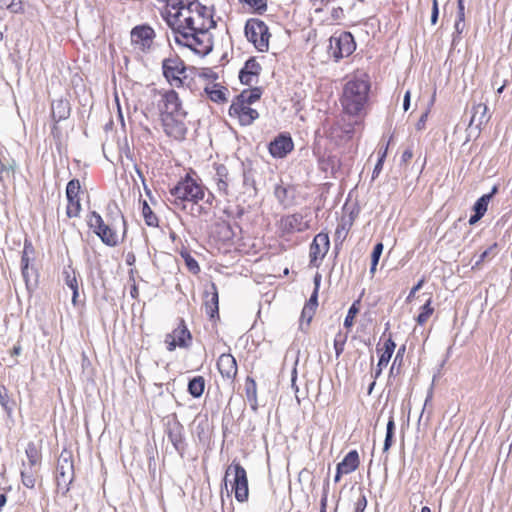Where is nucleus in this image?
I'll return each instance as SVG.
<instances>
[{"mask_svg":"<svg viewBox=\"0 0 512 512\" xmlns=\"http://www.w3.org/2000/svg\"><path fill=\"white\" fill-rule=\"evenodd\" d=\"M214 199V195L189 174L170 189V197H168L172 205L193 217L208 215Z\"/></svg>","mask_w":512,"mask_h":512,"instance_id":"f257e3e1","label":"nucleus"},{"mask_svg":"<svg viewBox=\"0 0 512 512\" xmlns=\"http://www.w3.org/2000/svg\"><path fill=\"white\" fill-rule=\"evenodd\" d=\"M167 23L172 30H175L179 23L183 24L182 30L197 32H208L216 27L213 9L200 4L197 0L191 2L181 11H176L174 14L169 13Z\"/></svg>","mask_w":512,"mask_h":512,"instance_id":"f03ea898","label":"nucleus"},{"mask_svg":"<svg viewBox=\"0 0 512 512\" xmlns=\"http://www.w3.org/2000/svg\"><path fill=\"white\" fill-rule=\"evenodd\" d=\"M370 90L367 76L354 77L349 80L343 89L341 104L346 113L358 115L364 108Z\"/></svg>","mask_w":512,"mask_h":512,"instance_id":"7ed1b4c3","label":"nucleus"},{"mask_svg":"<svg viewBox=\"0 0 512 512\" xmlns=\"http://www.w3.org/2000/svg\"><path fill=\"white\" fill-rule=\"evenodd\" d=\"M182 28L183 24L179 23L173 30L177 44L188 47L200 56H206L212 51L213 40L208 32L182 30Z\"/></svg>","mask_w":512,"mask_h":512,"instance_id":"20e7f679","label":"nucleus"},{"mask_svg":"<svg viewBox=\"0 0 512 512\" xmlns=\"http://www.w3.org/2000/svg\"><path fill=\"white\" fill-rule=\"evenodd\" d=\"M74 476L75 473L72 455L68 451H63L58 458L56 467L57 491L63 496H66L69 492Z\"/></svg>","mask_w":512,"mask_h":512,"instance_id":"39448f33","label":"nucleus"},{"mask_svg":"<svg viewBox=\"0 0 512 512\" xmlns=\"http://www.w3.org/2000/svg\"><path fill=\"white\" fill-rule=\"evenodd\" d=\"M245 35L259 52L268 51L271 34L264 21L256 18L249 19L245 25Z\"/></svg>","mask_w":512,"mask_h":512,"instance_id":"423d86ee","label":"nucleus"},{"mask_svg":"<svg viewBox=\"0 0 512 512\" xmlns=\"http://www.w3.org/2000/svg\"><path fill=\"white\" fill-rule=\"evenodd\" d=\"M231 474L234 475L232 490L235 494V499L238 502H246L249 496L248 478L246 470L239 463L233 462L226 470L225 473V488H227L226 479Z\"/></svg>","mask_w":512,"mask_h":512,"instance_id":"0eeeda50","label":"nucleus"},{"mask_svg":"<svg viewBox=\"0 0 512 512\" xmlns=\"http://www.w3.org/2000/svg\"><path fill=\"white\" fill-rule=\"evenodd\" d=\"M162 70L164 77L170 85L175 87L183 86L186 79V66L180 57L174 55L165 58L162 61Z\"/></svg>","mask_w":512,"mask_h":512,"instance_id":"6e6552de","label":"nucleus"},{"mask_svg":"<svg viewBox=\"0 0 512 512\" xmlns=\"http://www.w3.org/2000/svg\"><path fill=\"white\" fill-rule=\"evenodd\" d=\"M355 49L354 37L350 32H341L338 36L330 38L329 54L336 62L351 55Z\"/></svg>","mask_w":512,"mask_h":512,"instance_id":"1a4fd4ad","label":"nucleus"},{"mask_svg":"<svg viewBox=\"0 0 512 512\" xmlns=\"http://www.w3.org/2000/svg\"><path fill=\"white\" fill-rule=\"evenodd\" d=\"M87 223L105 245L109 247L118 245L119 239L116 231L104 223L100 214L95 211L91 212Z\"/></svg>","mask_w":512,"mask_h":512,"instance_id":"9d476101","label":"nucleus"},{"mask_svg":"<svg viewBox=\"0 0 512 512\" xmlns=\"http://www.w3.org/2000/svg\"><path fill=\"white\" fill-rule=\"evenodd\" d=\"M239 178L240 172L229 171V169L223 164L216 167L214 180L216 182L218 192L223 195L229 194L230 187H236Z\"/></svg>","mask_w":512,"mask_h":512,"instance_id":"9b49d317","label":"nucleus"},{"mask_svg":"<svg viewBox=\"0 0 512 512\" xmlns=\"http://www.w3.org/2000/svg\"><path fill=\"white\" fill-rule=\"evenodd\" d=\"M191 333L187 329L184 320L181 319L180 324L175 328L172 333H168L165 337V344L168 351H173L175 348H188L191 344Z\"/></svg>","mask_w":512,"mask_h":512,"instance_id":"f8f14e48","label":"nucleus"},{"mask_svg":"<svg viewBox=\"0 0 512 512\" xmlns=\"http://www.w3.org/2000/svg\"><path fill=\"white\" fill-rule=\"evenodd\" d=\"M186 116H163L161 117L164 132L176 140L184 139L187 127L185 124Z\"/></svg>","mask_w":512,"mask_h":512,"instance_id":"ddd939ff","label":"nucleus"},{"mask_svg":"<svg viewBox=\"0 0 512 512\" xmlns=\"http://www.w3.org/2000/svg\"><path fill=\"white\" fill-rule=\"evenodd\" d=\"M166 434L175 450L183 457L186 450L184 437V426L178 421H168L166 425Z\"/></svg>","mask_w":512,"mask_h":512,"instance_id":"4468645a","label":"nucleus"},{"mask_svg":"<svg viewBox=\"0 0 512 512\" xmlns=\"http://www.w3.org/2000/svg\"><path fill=\"white\" fill-rule=\"evenodd\" d=\"M154 37V30L146 25L137 26L131 31L132 44L142 52H146L151 48Z\"/></svg>","mask_w":512,"mask_h":512,"instance_id":"2eb2a0df","label":"nucleus"},{"mask_svg":"<svg viewBox=\"0 0 512 512\" xmlns=\"http://www.w3.org/2000/svg\"><path fill=\"white\" fill-rule=\"evenodd\" d=\"M163 108L161 117L167 116H187V112L182 107L178 94L174 90L165 92L162 95Z\"/></svg>","mask_w":512,"mask_h":512,"instance_id":"dca6fc26","label":"nucleus"},{"mask_svg":"<svg viewBox=\"0 0 512 512\" xmlns=\"http://www.w3.org/2000/svg\"><path fill=\"white\" fill-rule=\"evenodd\" d=\"M229 115L237 117L242 126L251 125L259 117L256 109L251 108L250 105L237 102H232L229 108Z\"/></svg>","mask_w":512,"mask_h":512,"instance_id":"f3484780","label":"nucleus"},{"mask_svg":"<svg viewBox=\"0 0 512 512\" xmlns=\"http://www.w3.org/2000/svg\"><path fill=\"white\" fill-rule=\"evenodd\" d=\"M294 148L290 135L280 134L269 143L268 149L272 157L284 158Z\"/></svg>","mask_w":512,"mask_h":512,"instance_id":"a211bd4d","label":"nucleus"},{"mask_svg":"<svg viewBox=\"0 0 512 512\" xmlns=\"http://www.w3.org/2000/svg\"><path fill=\"white\" fill-rule=\"evenodd\" d=\"M261 71L260 64L254 57L249 58L239 72V79L242 84L252 86L256 82Z\"/></svg>","mask_w":512,"mask_h":512,"instance_id":"6ab92c4d","label":"nucleus"},{"mask_svg":"<svg viewBox=\"0 0 512 512\" xmlns=\"http://www.w3.org/2000/svg\"><path fill=\"white\" fill-rule=\"evenodd\" d=\"M17 167L16 160L5 149L0 148V181L4 183L6 179L14 178Z\"/></svg>","mask_w":512,"mask_h":512,"instance_id":"aec40b11","label":"nucleus"},{"mask_svg":"<svg viewBox=\"0 0 512 512\" xmlns=\"http://www.w3.org/2000/svg\"><path fill=\"white\" fill-rule=\"evenodd\" d=\"M217 368L223 378L233 380L237 375V363L231 354H221L217 361Z\"/></svg>","mask_w":512,"mask_h":512,"instance_id":"412c9836","label":"nucleus"},{"mask_svg":"<svg viewBox=\"0 0 512 512\" xmlns=\"http://www.w3.org/2000/svg\"><path fill=\"white\" fill-rule=\"evenodd\" d=\"M329 236L326 233H319L314 237L310 246L311 263L318 258H323L329 250Z\"/></svg>","mask_w":512,"mask_h":512,"instance_id":"4be33fe9","label":"nucleus"},{"mask_svg":"<svg viewBox=\"0 0 512 512\" xmlns=\"http://www.w3.org/2000/svg\"><path fill=\"white\" fill-rule=\"evenodd\" d=\"M71 107L67 99H57L51 104V114L53 120L58 123L70 116Z\"/></svg>","mask_w":512,"mask_h":512,"instance_id":"5701e85b","label":"nucleus"},{"mask_svg":"<svg viewBox=\"0 0 512 512\" xmlns=\"http://www.w3.org/2000/svg\"><path fill=\"white\" fill-rule=\"evenodd\" d=\"M490 117L488 107L483 103H479L472 108V116L469 125H475L477 129H481L483 125L489 122Z\"/></svg>","mask_w":512,"mask_h":512,"instance_id":"b1692460","label":"nucleus"},{"mask_svg":"<svg viewBox=\"0 0 512 512\" xmlns=\"http://www.w3.org/2000/svg\"><path fill=\"white\" fill-rule=\"evenodd\" d=\"M205 309L210 318L218 314V291L214 283L211 284V291H205Z\"/></svg>","mask_w":512,"mask_h":512,"instance_id":"393cba45","label":"nucleus"},{"mask_svg":"<svg viewBox=\"0 0 512 512\" xmlns=\"http://www.w3.org/2000/svg\"><path fill=\"white\" fill-rule=\"evenodd\" d=\"M359 466V455L356 450L347 453L344 459L337 464L338 470L345 474H350L355 471Z\"/></svg>","mask_w":512,"mask_h":512,"instance_id":"a878e982","label":"nucleus"},{"mask_svg":"<svg viewBox=\"0 0 512 512\" xmlns=\"http://www.w3.org/2000/svg\"><path fill=\"white\" fill-rule=\"evenodd\" d=\"M293 189L290 186L277 184L274 188V195L281 205L288 207L293 203Z\"/></svg>","mask_w":512,"mask_h":512,"instance_id":"bb28decb","label":"nucleus"},{"mask_svg":"<svg viewBox=\"0 0 512 512\" xmlns=\"http://www.w3.org/2000/svg\"><path fill=\"white\" fill-rule=\"evenodd\" d=\"M283 226L287 232H300L306 228L301 214H292L283 219Z\"/></svg>","mask_w":512,"mask_h":512,"instance_id":"cd10ccee","label":"nucleus"},{"mask_svg":"<svg viewBox=\"0 0 512 512\" xmlns=\"http://www.w3.org/2000/svg\"><path fill=\"white\" fill-rule=\"evenodd\" d=\"M262 95V90L259 87H255L249 90L242 91L233 102L251 105L258 101Z\"/></svg>","mask_w":512,"mask_h":512,"instance_id":"c85d7f7f","label":"nucleus"},{"mask_svg":"<svg viewBox=\"0 0 512 512\" xmlns=\"http://www.w3.org/2000/svg\"><path fill=\"white\" fill-rule=\"evenodd\" d=\"M63 276L65 284L72 290V301L73 303H76V299L79 295L76 272L69 266L63 270Z\"/></svg>","mask_w":512,"mask_h":512,"instance_id":"c756f323","label":"nucleus"},{"mask_svg":"<svg viewBox=\"0 0 512 512\" xmlns=\"http://www.w3.org/2000/svg\"><path fill=\"white\" fill-rule=\"evenodd\" d=\"M245 394L252 410L256 411L258 407L257 384L256 381L250 376H248L245 380Z\"/></svg>","mask_w":512,"mask_h":512,"instance_id":"7c9ffc66","label":"nucleus"},{"mask_svg":"<svg viewBox=\"0 0 512 512\" xmlns=\"http://www.w3.org/2000/svg\"><path fill=\"white\" fill-rule=\"evenodd\" d=\"M226 88L220 87L218 84H214L212 86H207L205 88V93L208 95L209 99L216 103L226 102Z\"/></svg>","mask_w":512,"mask_h":512,"instance_id":"2f4dec72","label":"nucleus"},{"mask_svg":"<svg viewBox=\"0 0 512 512\" xmlns=\"http://www.w3.org/2000/svg\"><path fill=\"white\" fill-rule=\"evenodd\" d=\"M352 226V219L343 217L337 225L335 231V242L336 244H342L346 239L348 232Z\"/></svg>","mask_w":512,"mask_h":512,"instance_id":"473e14b6","label":"nucleus"},{"mask_svg":"<svg viewBox=\"0 0 512 512\" xmlns=\"http://www.w3.org/2000/svg\"><path fill=\"white\" fill-rule=\"evenodd\" d=\"M205 389V379L202 376H195L188 382V392L194 398L202 396Z\"/></svg>","mask_w":512,"mask_h":512,"instance_id":"72a5a7b5","label":"nucleus"},{"mask_svg":"<svg viewBox=\"0 0 512 512\" xmlns=\"http://www.w3.org/2000/svg\"><path fill=\"white\" fill-rule=\"evenodd\" d=\"M497 191V186H494L490 193L482 195L473 206L474 212L484 216L491 198L497 193Z\"/></svg>","mask_w":512,"mask_h":512,"instance_id":"f704fd0d","label":"nucleus"},{"mask_svg":"<svg viewBox=\"0 0 512 512\" xmlns=\"http://www.w3.org/2000/svg\"><path fill=\"white\" fill-rule=\"evenodd\" d=\"M22 276L26 284V288L29 291L34 290L37 287V272L35 269L30 268L29 266L22 267Z\"/></svg>","mask_w":512,"mask_h":512,"instance_id":"c9c22d12","label":"nucleus"},{"mask_svg":"<svg viewBox=\"0 0 512 512\" xmlns=\"http://www.w3.org/2000/svg\"><path fill=\"white\" fill-rule=\"evenodd\" d=\"M142 215L145 223L150 227H158V217L154 214L146 201L142 203Z\"/></svg>","mask_w":512,"mask_h":512,"instance_id":"e433bc0d","label":"nucleus"},{"mask_svg":"<svg viewBox=\"0 0 512 512\" xmlns=\"http://www.w3.org/2000/svg\"><path fill=\"white\" fill-rule=\"evenodd\" d=\"M0 405L10 416L13 411L14 402L10 400L5 386H0Z\"/></svg>","mask_w":512,"mask_h":512,"instance_id":"4c0bfd02","label":"nucleus"},{"mask_svg":"<svg viewBox=\"0 0 512 512\" xmlns=\"http://www.w3.org/2000/svg\"><path fill=\"white\" fill-rule=\"evenodd\" d=\"M394 430H395V422H394L393 417L391 416L389 418L387 426H386V436H385L384 446H383L384 452H387L392 445Z\"/></svg>","mask_w":512,"mask_h":512,"instance_id":"58836bf2","label":"nucleus"},{"mask_svg":"<svg viewBox=\"0 0 512 512\" xmlns=\"http://www.w3.org/2000/svg\"><path fill=\"white\" fill-rule=\"evenodd\" d=\"M68 205L66 209V214L69 218L79 216L81 211V203L79 197H75L74 199H67Z\"/></svg>","mask_w":512,"mask_h":512,"instance_id":"ea45409f","label":"nucleus"},{"mask_svg":"<svg viewBox=\"0 0 512 512\" xmlns=\"http://www.w3.org/2000/svg\"><path fill=\"white\" fill-rule=\"evenodd\" d=\"M433 311L434 309L431 307V299H428L426 303L421 307V312L416 318L417 323L420 325L426 323L429 317L432 315Z\"/></svg>","mask_w":512,"mask_h":512,"instance_id":"a19ab883","label":"nucleus"},{"mask_svg":"<svg viewBox=\"0 0 512 512\" xmlns=\"http://www.w3.org/2000/svg\"><path fill=\"white\" fill-rule=\"evenodd\" d=\"M360 303V300H356L353 302V304L350 306L349 310H348V313L345 317V320H344V327L349 329L353 326L354 324V318L355 316L358 314L359 312V305Z\"/></svg>","mask_w":512,"mask_h":512,"instance_id":"79ce46f5","label":"nucleus"},{"mask_svg":"<svg viewBox=\"0 0 512 512\" xmlns=\"http://www.w3.org/2000/svg\"><path fill=\"white\" fill-rule=\"evenodd\" d=\"M80 190H81L80 181L78 179L70 180L66 187L67 199H74L75 197H79Z\"/></svg>","mask_w":512,"mask_h":512,"instance_id":"37998d69","label":"nucleus"},{"mask_svg":"<svg viewBox=\"0 0 512 512\" xmlns=\"http://www.w3.org/2000/svg\"><path fill=\"white\" fill-rule=\"evenodd\" d=\"M33 467L25 468L21 471L22 483L27 488H34L35 486V475L32 469Z\"/></svg>","mask_w":512,"mask_h":512,"instance_id":"c03bdc74","label":"nucleus"},{"mask_svg":"<svg viewBox=\"0 0 512 512\" xmlns=\"http://www.w3.org/2000/svg\"><path fill=\"white\" fill-rule=\"evenodd\" d=\"M26 456L29 461V467H34L39 462V453L33 443L28 444L26 448Z\"/></svg>","mask_w":512,"mask_h":512,"instance_id":"a18cd8bd","label":"nucleus"},{"mask_svg":"<svg viewBox=\"0 0 512 512\" xmlns=\"http://www.w3.org/2000/svg\"><path fill=\"white\" fill-rule=\"evenodd\" d=\"M315 310L316 309H313L310 307H306V306L303 307L302 312H301V317H300V329L301 330H304V324L306 326H309V324L315 314Z\"/></svg>","mask_w":512,"mask_h":512,"instance_id":"49530a36","label":"nucleus"},{"mask_svg":"<svg viewBox=\"0 0 512 512\" xmlns=\"http://www.w3.org/2000/svg\"><path fill=\"white\" fill-rule=\"evenodd\" d=\"M240 172V177H242L243 186L247 189L251 188L256 192V183L254 180V177L250 171L245 170L242 168Z\"/></svg>","mask_w":512,"mask_h":512,"instance_id":"de8ad7c7","label":"nucleus"},{"mask_svg":"<svg viewBox=\"0 0 512 512\" xmlns=\"http://www.w3.org/2000/svg\"><path fill=\"white\" fill-rule=\"evenodd\" d=\"M252 7L258 14H263L267 10V0H239Z\"/></svg>","mask_w":512,"mask_h":512,"instance_id":"09e8293b","label":"nucleus"},{"mask_svg":"<svg viewBox=\"0 0 512 512\" xmlns=\"http://www.w3.org/2000/svg\"><path fill=\"white\" fill-rule=\"evenodd\" d=\"M0 8H7L13 13L22 11V3L20 0H0Z\"/></svg>","mask_w":512,"mask_h":512,"instance_id":"8fccbe9b","label":"nucleus"},{"mask_svg":"<svg viewBox=\"0 0 512 512\" xmlns=\"http://www.w3.org/2000/svg\"><path fill=\"white\" fill-rule=\"evenodd\" d=\"M347 341V335H343L339 332L334 339V349L336 353V357L338 358L344 351V345Z\"/></svg>","mask_w":512,"mask_h":512,"instance_id":"3c124183","label":"nucleus"},{"mask_svg":"<svg viewBox=\"0 0 512 512\" xmlns=\"http://www.w3.org/2000/svg\"><path fill=\"white\" fill-rule=\"evenodd\" d=\"M497 249V243L492 244L490 247H488L485 251H483L480 255L478 260L473 265V268H478L482 262H484L488 257L494 256L496 254Z\"/></svg>","mask_w":512,"mask_h":512,"instance_id":"603ef678","label":"nucleus"},{"mask_svg":"<svg viewBox=\"0 0 512 512\" xmlns=\"http://www.w3.org/2000/svg\"><path fill=\"white\" fill-rule=\"evenodd\" d=\"M193 1L194 0H163V3H166L168 7L176 11H181Z\"/></svg>","mask_w":512,"mask_h":512,"instance_id":"864d4df0","label":"nucleus"},{"mask_svg":"<svg viewBox=\"0 0 512 512\" xmlns=\"http://www.w3.org/2000/svg\"><path fill=\"white\" fill-rule=\"evenodd\" d=\"M386 153H387V148L379 156V159H378V161L373 169V172H372V180L376 179L379 176L380 172L382 171Z\"/></svg>","mask_w":512,"mask_h":512,"instance_id":"5fc2aeb1","label":"nucleus"},{"mask_svg":"<svg viewBox=\"0 0 512 512\" xmlns=\"http://www.w3.org/2000/svg\"><path fill=\"white\" fill-rule=\"evenodd\" d=\"M390 359H391V357L381 354L378 364H377V369L374 372L375 378H378L381 375L382 369L388 365Z\"/></svg>","mask_w":512,"mask_h":512,"instance_id":"6e6d98bb","label":"nucleus"},{"mask_svg":"<svg viewBox=\"0 0 512 512\" xmlns=\"http://www.w3.org/2000/svg\"><path fill=\"white\" fill-rule=\"evenodd\" d=\"M383 249H384V246L381 242L377 243L374 246L372 254H371V261H373L374 265H378L379 259L383 252Z\"/></svg>","mask_w":512,"mask_h":512,"instance_id":"4d7b16f0","label":"nucleus"},{"mask_svg":"<svg viewBox=\"0 0 512 512\" xmlns=\"http://www.w3.org/2000/svg\"><path fill=\"white\" fill-rule=\"evenodd\" d=\"M458 20L457 22L455 23V28L458 32H461V29H460V22H462L464 20V1L463 0H458Z\"/></svg>","mask_w":512,"mask_h":512,"instance_id":"13d9d810","label":"nucleus"},{"mask_svg":"<svg viewBox=\"0 0 512 512\" xmlns=\"http://www.w3.org/2000/svg\"><path fill=\"white\" fill-rule=\"evenodd\" d=\"M185 262H186V265H187L188 269L192 273L196 274V273H198L200 271V267L198 265V262L193 257H191L190 255H188L185 258Z\"/></svg>","mask_w":512,"mask_h":512,"instance_id":"bf43d9fd","label":"nucleus"},{"mask_svg":"<svg viewBox=\"0 0 512 512\" xmlns=\"http://www.w3.org/2000/svg\"><path fill=\"white\" fill-rule=\"evenodd\" d=\"M395 348H396L395 342L391 338H389L384 343V351L382 352V354L392 357Z\"/></svg>","mask_w":512,"mask_h":512,"instance_id":"052dcab7","label":"nucleus"},{"mask_svg":"<svg viewBox=\"0 0 512 512\" xmlns=\"http://www.w3.org/2000/svg\"><path fill=\"white\" fill-rule=\"evenodd\" d=\"M367 507V498L365 495H360L358 500L355 503V512H364Z\"/></svg>","mask_w":512,"mask_h":512,"instance_id":"680f3d73","label":"nucleus"},{"mask_svg":"<svg viewBox=\"0 0 512 512\" xmlns=\"http://www.w3.org/2000/svg\"><path fill=\"white\" fill-rule=\"evenodd\" d=\"M318 305V291L317 288H314L312 295L310 296L308 302L305 304L306 307H310L316 309Z\"/></svg>","mask_w":512,"mask_h":512,"instance_id":"e2e57ef3","label":"nucleus"},{"mask_svg":"<svg viewBox=\"0 0 512 512\" xmlns=\"http://www.w3.org/2000/svg\"><path fill=\"white\" fill-rule=\"evenodd\" d=\"M439 10H438V2L437 0H433V7L431 13V23L434 25L438 20Z\"/></svg>","mask_w":512,"mask_h":512,"instance_id":"0e129e2a","label":"nucleus"},{"mask_svg":"<svg viewBox=\"0 0 512 512\" xmlns=\"http://www.w3.org/2000/svg\"><path fill=\"white\" fill-rule=\"evenodd\" d=\"M427 117H428V111H425L421 117L419 118L418 122L416 123V129L417 130H422L424 129L425 127V123L427 121Z\"/></svg>","mask_w":512,"mask_h":512,"instance_id":"69168bd1","label":"nucleus"},{"mask_svg":"<svg viewBox=\"0 0 512 512\" xmlns=\"http://www.w3.org/2000/svg\"><path fill=\"white\" fill-rule=\"evenodd\" d=\"M327 499H328V493H327V490L324 489V492H323V495H322L321 501H320V512H327L326 511Z\"/></svg>","mask_w":512,"mask_h":512,"instance_id":"338daca9","label":"nucleus"},{"mask_svg":"<svg viewBox=\"0 0 512 512\" xmlns=\"http://www.w3.org/2000/svg\"><path fill=\"white\" fill-rule=\"evenodd\" d=\"M405 349H406V348H405V346H402V347H400V348H399V350L397 351V354H396L395 359H394V361H393V365H392L391 371L393 370L394 365H395L397 362L401 363V361H402V359H403V354H404V352H405Z\"/></svg>","mask_w":512,"mask_h":512,"instance_id":"774afa93","label":"nucleus"}]
</instances>
